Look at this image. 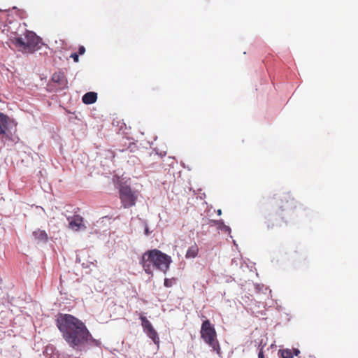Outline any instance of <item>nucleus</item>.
<instances>
[{"label": "nucleus", "mask_w": 358, "mask_h": 358, "mask_svg": "<svg viewBox=\"0 0 358 358\" xmlns=\"http://www.w3.org/2000/svg\"><path fill=\"white\" fill-rule=\"evenodd\" d=\"M201 337L219 356H221L222 351L215 329L208 320L203 321L201 324Z\"/></svg>", "instance_id": "nucleus-4"}, {"label": "nucleus", "mask_w": 358, "mask_h": 358, "mask_svg": "<svg viewBox=\"0 0 358 358\" xmlns=\"http://www.w3.org/2000/svg\"><path fill=\"white\" fill-rule=\"evenodd\" d=\"M33 236L35 239L38 241L45 242L48 239V235L46 232L43 230L37 229L33 232Z\"/></svg>", "instance_id": "nucleus-11"}, {"label": "nucleus", "mask_w": 358, "mask_h": 358, "mask_svg": "<svg viewBox=\"0 0 358 358\" xmlns=\"http://www.w3.org/2000/svg\"><path fill=\"white\" fill-rule=\"evenodd\" d=\"M85 52V48L83 45H80L79 48H78V55H84Z\"/></svg>", "instance_id": "nucleus-18"}, {"label": "nucleus", "mask_w": 358, "mask_h": 358, "mask_svg": "<svg viewBox=\"0 0 358 358\" xmlns=\"http://www.w3.org/2000/svg\"><path fill=\"white\" fill-rule=\"evenodd\" d=\"M120 199L124 208H129L136 204L138 196L129 186H122L119 190Z\"/></svg>", "instance_id": "nucleus-5"}, {"label": "nucleus", "mask_w": 358, "mask_h": 358, "mask_svg": "<svg viewBox=\"0 0 358 358\" xmlns=\"http://www.w3.org/2000/svg\"><path fill=\"white\" fill-rule=\"evenodd\" d=\"M199 252V248L196 243L192 245L187 250L185 257L186 258H194L197 256Z\"/></svg>", "instance_id": "nucleus-12"}, {"label": "nucleus", "mask_w": 358, "mask_h": 358, "mask_svg": "<svg viewBox=\"0 0 358 358\" xmlns=\"http://www.w3.org/2000/svg\"><path fill=\"white\" fill-rule=\"evenodd\" d=\"M217 214L218 215H221L222 214V210L220 209L217 210Z\"/></svg>", "instance_id": "nucleus-23"}, {"label": "nucleus", "mask_w": 358, "mask_h": 358, "mask_svg": "<svg viewBox=\"0 0 358 358\" xmlns=\"http://www.w3.org/2000/svg\"><path fill=\"white\" fill-rule=\"evenodd\" d=\"M173 285V281L171 279L166 278L164 280V286L166 287H171Z\"/></svg>", "instance_id": "nucleus-16"}, {"label": "nucleus", "mask_w": 358, "mask_h": 358, "mask_svg": "<svg viewBox=\"0 0 358 358\" xmlns=\"http://www.w3.org/2000/svg\"><path fill=\"white\" fill-rule=\"evenodd\" d=\"M25 39L26 41L21 37H10V38L18 50L24 53H33L39 48L41 39L34 32L27 30Z\"/></svg>", "instance_id": "nucleus-3"}, {"label": "nucleus", "mask_w": 358, "mask_h": 358, "mask_svg": "<svg viewBox=\"0 0 358 358\" xmlns=\"http://www.w3.org/2000/svg\"><path fill=\"white\" fill-rule=\"evenodd\" d=\"M52 81L57 84L60 89H64L67 86V79L64 73L55 72L52 76Z\"/></svg>", "instance_id": "nucleus-7"}, {"label": "nucleus", "mask_w": 358, "mask_h": 358, "mask_svg": "<svg viewBox=\"0 0 358 358\" xmlns=\"http://www.w3.org/2000/svg\"><path fill=\"white\" fill-rule=\"evenodd\" d=\"M275 206L282 210L295 207L294 201L289 193H284L275 201Z\"/></svg>", "instance_id": "nucleus-6"}, {"label": "nucleus", "mask_w": 358, "mask_h": 358, "mask_svg": "<svg viewBox=\"0 0 358 358\" xmlns=\"http://www.w3.org/2000/svg\"><path fill=\"white\" fill-rule=\"evenodd\" d=\"M97 99V94L96 92H90L83 95L82 100L85 104H92L96 102Z\"/></svg>", "instance_id": "nucleus-8"}, {"label": "nucleus", "mask_w": 358, "mask_h": 358, "mask_svg": "<svg viewBox=\"0 0 358 358\" xmlns=\"http://www.w3.org/2000/svg\"><path fill=\"white\" fill-rule=\"evenodd\" d=\"M8 117L0 113V134H4L7 129Z\"/></svg>", "instance_id": "nucleus-10"}, {"label": "nucleus", "mask_w": 358, "mask_h": 358, "mask_svg": "<svg viewBox=\"0 0 358 358\" xmlns=\"http://www.w3.org/2000/svg\"><path fill=\"white\" fill-rule=\"evenodd\" d=\"M171 262L170 256L157 249L146 251L142 256L141 264L147 273H150L152 267L166 273Z\"/></svg>", "instance_id": "nucleus-2"}, {"label": "nucleus", "mask_w": 358, "mask_h": 358, "mask_svg": "<svg viewBox=\"0 0 358 358\" xmlns=\"http://www.w3.org/2000/svg\"><path fill=\"white\" fill-rule=\"evenodd\" d=\"M140 319L141 320V325L143 327V329L144 330L145 332H146L147 331L153 328L152 324L150 323V322L147 319L146 317L143 316V315H141L140 316Z\"/></svg>", "instance_id": "nucleus-14"}, {"label": "nucleus", "mask_w": 358, "mask_h": 358, "mask_svg": "<svg viewBox=\"0 0 358 358\" xmlns=\"http://www.w3.org/2000/svg\"><path fill=\"white\" fill-rule=\"evenodd\" d=\"M145 333L148 335V336L152 340L155 344L159 345V338L158 336L157 332L155 331L154 328L147 331Z\"/></svg>", "instance_id": "nucleus-13"}, {"label": "nucleus", "mask_w": 358, "mask_h": 358, "mask_svg": "<svg viewBox=\"0 0 358 358\" xmlns=\"http://www.w3.org/2000/svg\"><path fill=\"white\" fill-rule=\"evenodd\" d=\"M6 16L5 11L0 10V22L2 21Z\"/></svg>", "instance_id": "nucleus-19"}, {"label": "nucleus", "mask_w": 358, "mask_h": 358, "mask_svg": "<svg viewBox=\"0 0 358 358\" xmlns=\"http://www.w3.org/2000/svg\"><path fill=\"white\" fill-rule=\"evenodd\" d=\"M57 326L62 336L70 347L74 350L89 343H96L83 322L70 314H59Z\"/></svg>", "instance_id": "nucleus-1"}, {"label": "nucleus", "mask_w": 358, "mask_h": 358, "mask_svg": "<svg viewBox=\"0 0 358 358\" xmlns=\"http://www.w3.org/2000/svg\"><path fill=\"white\" fill-rule=\"evenodd\" d=\"M82 225H83V218L80 216H75L69 222V227L71 229L75 230V231L79 230Z\"/></svg>", "instance_id": "nucleus-9"}, {"label": "nucleus", "mask_w": 358, "mask_h": 358, "mask_svg": "<svg viewBox=\"0 0 358 358\" xmlns=\"http://www.w3.org/2000/svg\"><path fill=\"white\" fill-rule=\"evenodd\" d=\"M294 351L296 356H297L300 352L299 350L297 349H294Z\"/></svg>", "instance_id": "nucleus-22"}, {"label": "nucleus", "mask_w": 358, "mask_h": 358, "mask_svg": "<svg viewBox=\"0 0 358 358\" xmlns=\"http://www.w3.org/2000/svg\"><path fill=\"white\" fill-rule=\"evenodd\" d=\"M145 234L148 236L150 234V231H149V229L148 227H145Z\"/></svg>", "instance_id": "nucleus-21"}, {"label": "nucleus", "mask_w": 358, "mask_h": 358, "mask_svg": "<svg viewBox=\"0 0 358 358\" xmlns=\"http://www.w3.org/2000/svg\"><path fill=\"white\" fill-rule=\"evenodd\" d=\"M258 358H265L262 350H261L258 354Z\"/></svg>", "instance_id": "nucleus-20"}, {"label": "nucleus", "mask_w": 358, "mask_h": 358, "mask_svg": "<svg viewBox=\"0 0 358 358\" xmlns=\"http://www.w3.org/2000/svg\"><path fill=\"white\" fill-rule=\"evenodd\" d=\"M282 358H293V353L289 349L280 350Z\"/></svg>", "instance_id": "nucleus-15"}, {"label": "nucleus", "mask_w": 358, "mask_h": 358, "mask_svg": "<svg viewBox=\"0 0 358 358\" xmlns=\"http://www.w3.org/2000/svg\"><path fill=\"white\" fill-rule=\"evenodd\" d=\"M71 57L73 59L75 62H78L79 61V56L78 54L76 52H73L71 55Z\"/></svg>", "instance_id": "nucleus-17"}]
</instances>
